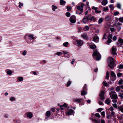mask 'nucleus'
<instances>
[{
  "label": "nucleus",
  "instance_id": "nucleus-53",
  "mask_svg": "<svg viewBox=\"0 0 123 123\" xmlns=\"http://www.w3.org/2000/svg\"><path fill=\"white\" fill-rule=\"evenodd\" d=\"M119 13V12H114V15L116 16L118 15Z\"/></svg>",
  "mask_w": 123,
  "mask_h": 123
},
{
  "label": "nucleus",
  "instance_id": "nucleus-30",
  "mask_svg": "<svg viewBox=\"0 0 123 123\" xmlns=\"http://www.w3.org/2000/svg\"><path fill=\"white\" fill-rule=\"evenodd\" d=\"M103 85L106 86H108V83L106 82L105 81H104L103 82Z\"/></svg>",
  "mask_w": 123,
  "mask_h": 123
},
{
  "label": "nucleus",
  "instance_id": "nucleus-19",
  "mask_svg": "<svg viewBox=\"0 0 123 123\" xmlns=\"http://www.w3.org/2000/svg\"><path fill=\"white\" fill-rule=\"evenodd\" d=\"M90 47L92 49H94L96 48V46L95 44L91 45L90 46Z\"/></svg>",
  "mask_w": 123,
  "mask_h": 123
},
{
  "label": "nucleus",
  "instance_id": "nucleus-42",
  "mask_svg": "<svg viewBox=\"0 0 123 123\" xmlns=\"http://www.w3.org/2000/svg\"><path fill=\"white\" fill-rule=\"evenodd\" d=\"M112 106L115 108H116V109H117V105L116 104V103H115V104H113L112 105Z\"/></svg>",
  "mask_w": 123,
  "mask_h": 123
},
{
  "label": "nucleus",
  "instance_id": "nucleus-33",
  "mask_svg": "<svg viewBox=\"0 0 123 123\" xmlns=\"http://www.w3.org/2000/svg\"><path fill=\"white\" fill-rule=\"evenodd\" d=\"M118 20L120 22L123 23V17L119 18Z\"/></svg>",
  "mask_w": 123,
  "mask_h": 123
},
{
  "label": "nucleus",
  "instance_id": "nucleus-39",
  "mask_svg": "<svg viewBox=\"0 0 123 123\" xmlns=\"http://www.w3.org/2000/svg\"><path fill=\"white\" fill-rule=\"evenodd\" d=\"M71 83V81H69L67 82V87L68 86L70 85Z\"/></svg>",
  "mask_w": 123,
  "mask_h": 123
},
{
  "label": "nucleus",
  "instance_id": "nucleus-51",
  "mask_svg": "<svg viewBox=\"0 0 123 123\" xmlns=\"http://www.w3.org/2000/svg\"><path fill=\"white\" fill-rule=\"evenodd\" d=\"M103 110V109L102 108H99L97 110V111L98 112H101V111Z\"/></svg>",
  "mask_w": 123,
  "mask_h": 123
},
{
  "label": "nucleus",
  "instance_id": "nucleus-64",
  "mask_svg": "<svg viewBox=\"0 0 123 123\" xmlns=\"http://www.w3.org/2000/svg\"><path fill=\"white\" fill-rule=\"evenodd\" d=\"M101 123H105V122L103 119H102L101 120Z\"/></svg>",
  "mask_w": 123,
  "mask_h": 123
},
{
  "label": "nucleus",
  "instance_id": "nucleus-58",
  "mask_svg": "<svg viewBox=\"0 0 123 123\" xmlns=\"http://www.w3.org/2000/svg\"><path fill=\"white\" fill-rule=\"evenodd\" d=\"M92 9H93L95 10V11L98 9V8L97 7L94 6H93L92 7Z\"/></svg>",
  "mask_w": 123,
  "mask_h": 123
},
{
  "label": "nucleus",
  "instance_id": "nucleus-54",
  "mask_svg": "<svg viewBox=\"0 0 123 123\" xmlns=\"http://www.w3.org/2000/svg\"><path fill=\"white\" fill-rule=\"evenodd\" d=\"M109 110L111 111H112L114 110V109L112 107H110L109 109Z\"/></svg>",
  "mask_w": 123,
  "mask_h": 123
},
{
  "label": "nucleus",
  "instance_id": "nucleus-11",
  "mask_svg": "<svg viewBox=\"0 0 123 123\" xmlns=\"http://www.w3.org/2000/svg\"><path fill=\"white\" fill-rule=\"evenodd\" d=\"M118 109L119 110V111H120L123 113V105L120 106H119L118 108Z\"/></svg>",
  "mask_w": 123,
  "mask_h": 123
},
{
  "label": "nucleus",
  "instance_id": "nucleus-38",
  "mask_svg": "<svg viewBox=\"0 0 123 123\" xmlns=\"http://www.w3.org/2000/svg\"><path fill=\"white\" fill-rule=\"evenodd\" d=\"M68 42H66L65 43H64L63 45L66 47H68Z\"/></svg>",
  "mask_w": 123,
  "mask_h": 123
},
{
  "label": "nucleus",
  "instance_id": "nucleus-24",
  "mask_svg": "<svg viewBox=\"0 0 123 123\" xmlns=\"http://www.w3.org/2000/svg\"><path fill=\"white\" fill-rule=\"evenodd\" d=\"M29 37L31 38L32 39H34L36 38V37H34V36L32 34L29 35Z\"/></svg>",
  "mask_w": 123,
  "mask_h": 123
},
{
  "label": "nucleus",
  "instance_id": "nucleus-12",
  "mask_svg": "<svg viewBox=\"0 0 123 123\" xmlns=\"http://www.w3.org/2000/svg\"><path fill=\"white\" fill-rule=\"evenodd\" d=\"M83 43V42L81 40L77 42V44L78 46H81L82 45Z\"/></svg>",
  "mask_w": 123,
  "mask_h": 123
},
{
  "label": "nucleus",
  "instance_id": "nucleus-5",
  "mask_svg": "<svg viewBox=\"0 0 123 123\" xmlns=\"http://www.w3.org/2000/svg\"><path fill=\"white\" fill-rule=\"evenodd\" d=\"M70 20L71 22L72 23H75L76 21V18L74 15L71 16L70 18Z\"/></svg>",
  "mask_w": 123,
  "mask_h": 123
},
{
  "label": "nucleus",
  "instance_id": "nucleus-16",
  "mask_svg": "<svg viewBox=\"0 0 123 123\" xmlns=\"http://www.w3.org/2000/svg\"><path fill=\"white\" fill-rule=\"evenodd\" d=\"M107 3V2L106 0H104L102 2V4L104 6Z\"/></svg>",
  "mask_w": 123,
  "mask_h": 123
},
{
  "label": "nucleus",
  "instance_id": "nucleus-23",
  "mask_svg": "<svg viewBox=\"0 0 123 123\" xmlns=\"http://www.w3.org/2000/svg\"><path fill=\"white\" fill-rule=\"evenodd\" d=\"M89 20H93L94 21H95L96 20V19L93 16H92L91 17L89 18Z\"/></svg>",
  "mask_w": 123,
  "mask_h": 123
},
{
  "label": "nucleus",
  "instance_id": "nucleus-56",
  "mask_svg": "<svg viewBox=\"0 0 123 123\" xmlns=\"http://www.w3.org/2000/svg\"><path fill=\"white\" fill-rule=\"evenodd\" d=\"M101 115L103 117L105 116V112L104 111H103L101 113Z\"/></svg>",
  "mask_w": 123,
  "mask_h": 123
},
{
  "label": "nucleus",
  "instance_id": "nucleus-3",
  "mask_svg": "<svg viewBox=\"0 0 123 123\" xmlns=\"http://www.w3.org/2000/svg\"><path fill=\"white\" fill-rule=\"evenodd\" d=\"M116 92L114 91L110 92L109 94L111 98L112 99H117L118 98L117 95L116 94Z\"/></svg>",
  "mask_w": 123,
  "mask_h": 123
},
{
  "label": "nucleus",
  "instance_id": "nucleus-52",
  "mask_svg": "<svg viewBox=\"0 0 123 123\" xmlns=\"http://www.w3.org/2000/svg\"><path fill=\"white\" fill-rule=\"evenodd\" d=\"M19 5L18 6V7H19L20 8L21 7V6H23V3H21L20 2H19Z\"/></svg>",
  "mask_w": 123,
  "mask_h": 123
},
{
  "label": "nucleus",
  "instance_id": "nucleus-46",
  "mask_svg": "<svg viewBox=\"0 0 123 123\" xmlns=\"http://www.w3.org/2000/svg\"><path fill=\"white\" fill-rule=\"evenodd\" d=\"M62 54V53L61 52H58L56 53V55L58 56H60Z\"/></svg>",
  "mask_w": 123,
  "mask_h": 123
},
{
  "label": "nucleus",
  "instance_id": "nucleus-27",
  "mask_svg": "<svg viewBox=\"0 0 123 123\" xmlns=\"http://www.w3.org/2000/svg\"><path fill=\"white\" fill-rule=\"evenodd\" d=\"M87 94V92L84 91H83L81 92V94L82 95H84Z\"/></svg>",
  "mask_w": 123,
  "mask_h": 123
},
{
  "label": "nucleus",
  "instance_id": "nucleus-35",
  "mask_svg": "<svg viewBox=\"0 0 123 123\" xmlns=\"http://www.w3.org/2000/svg\"><path fill=\"white\" fill-rule=\"evenodd\" d=\"M123 80L122 79L118 81V83L119 85H121L122 84Z\"/></svg>",
  "mask_w": 123,
  "mask_h": 123
},
{
  "label": "nucleus",
  "instance_id": "nucleus-8",
  "mask_svg": "<svg viewBox=\"0 0 123 123\" xmlns=\"http://www.w3.org/2000/svg\"><path fill=\"white\" fill-rule=\"evenodd\" d=\"M81 36L84 39L87 40L88 39V37L87 36V35L85 33L82 34L81 35Z\"/></svg>",
  "mask_w": 123,
  "mask_h": 123
},
{
  "label": "nucleus",
  "instance_id": "nucleus-6",
  "mask_svg": "<svg viewBox=\"0 0 123 123\" xmlns=\"http://www.w3.org/2000/svg\"><path fill=\"white\" fill-rule=\"evenodd\" d=\"M105 92L103 91H101L99 95L100 98L102 100H103L105 99V97L104 96Z\"/></svg>",
  "mask_w": 123,
  "mask_h": 123
},
{
  "label": "nucleus",
  "instance_id": "nucleus-21",
  "mask_svg": "<svg viewBox=\"0 0 123 123\" xmlns=\"http://www.w3.org/2000/svg\"><path fill=\"white\" fill-rule=\"evenodd\" d=\"M109 77V72L107 71L106 72V76L105 77V78L106 79H108Z\"/></svg>",
  "mask_w": 123,
  "mask_h": 123
},
{
  "label": "nucleus",
  "instance_id": "nucleus-22",
  "mask_svg": "<svg viewBox=\"0 0 123 123\" xmlns=\"http://www.w3.org/2000/svg\"><path fill=\"white\" fill-rule=\"evenodd\" d=\"M111 75L112 77H116V75L114 72L112 71L111 72Z\"/></svg>",
  "mask_w": 123,
  "mask_h": 123
},
{
  "label": "nucleus",
  "instance_id": "nucleus-13",
  "mask_svg": "<svg viewBox=\"0 0 123 123\" xmlns=\"http://www.w3.org/2000/svg\"><path fill=\"white\" fill-rule=\"evenodd\" d=\"M27 116L30 118H31L32 117V115L30 112H29L28 113Z\"/></svg>",
  "mask_w": 123,
  "mask_h": 123
},
{
  "label": "nucleus",
  "instance_id": "nucleus-18",
  "mask_svg": "<svg viewBox=\"0 0 123 123\" xmlns=\"http://www.w3.org/2000/svg\"><path fill=\"white\" fill-rule=\"evenodd\" d=\"M46 116L48 117H49L50 115V112L49 111H47L45 114Z\"/></svg>",
  "mask_w": 123,
  "mask_h": 123
},
{
  "label": "nucleus",
  "instance_id": "nucleus-57",
  "mask_svg": "<svg viewBox=\"0 0 123 123\" xmlns=\"http://www.w3.org/2000/svg\"><path fill=\"white\" fill-rule=\"evenodd\" d=\"M117 8L119 9H121V6L120 4L119 3L117 4Z\"/></svg>",
  "mask_w": 123,
  "mask_h": 123
},
{
  "label": "nucleus",
  "instance_id": "nucleus-60",
  "mask_svg": "<svg viewBox=\"0 0 123 123\" xmlns=\"http://www.w3.org/2000/svg\"><path fill=\"white\" fill-rule=\"evenodd\" d=\"M86 84H85L83 88V89L84 90H86Z\"/></svg>",
  "mask_w": 123,
  "mask_h": 123
},
{
  "label": "nucleus",
  "instance_id": "nucleus-36",
  "mask_svg": "<svg viewBox=\"0 0 123 123\" xmlns=\"http://www.w3.org/2000/svg\"><path fill=\"white\" fill-rule=\"evenodd\" d=\"M117 46L118 47H121L122 45H123V44H122L121 43H119L118 42L117 43Z\"/></svg>",
  "mask_w": 123,
  "mask_h": 123
},
{
  "label": "nucleus",
  "instance_id": "nucleus-25",
  "mask_svg": "<svg viewBox=\"0 0 123 123\" xmlns=\"http://www.w3.org/2000/svg\"><path fill=\"white\" fill-rule=\"evenodd\" d=\"M60 4L61 5H63L66 2L63 0H60Z\"/></svg>",
  "mask_w": 123,
  "mask_h": 123
},
{
  "label": "nucleus",
  "instance_id": "nucleus-2",
  "mask_svg": "<svg viewBox=\"0 0 123 123\" xmlns=\"http://www.w3.org/2000/svg\"><path fill=\"white\" fill-rule=\"evenodd\" d=\"M92 54L93 56L94 59L98 61L101 58V56L99 53L96 50H95Z\"/></svg>",
  "mask_w": 123,
  "mask_h": 123
},
{
  "label": "nucleus",
  "instance_id": "nucleus-41",
  "mask_svg": "<svg viewBox=\"0 0 123 123\" xmlns=\"http://www.w3.org/2000/svg\"><path fill=\"white\" fill-rule=\"evenodd\" d=\"M95 115L96 117L98 118H100V115L98 113H96L95 114Z\"/></svg>",
  "mask_w": 123,
  "mask_h": 123
},
{
  "label": "nucleus",
  "instance_id": "nucleus-47",
  "mask_svg": "<svg viewBox=\"0 0 123 123\" xmlns=\"http://www.w3.org/2000/svg\"><path fill=\"white\" fill-rule=\"evenodd\" d=\"M15 98L14 97H12L10 98V100L12 101L15 100Z\"/></svg>",
  "mask_w": 123,
  "mask_h": 123
},
{
  "label": "nucleus",
  "instance_id": "nucleus-49",
  "mask_svg": "<svg viewBox=\"0 0 123 123\" xmlns=\"http://www.w3.org/2000/svg\"><path fill=\"white\" fill-rule=\"evenodd\" d=\"M18 79L19 81H21L23 80V78L22 77H18Z\"/></svg>",
  "mask_w": 123,
  "mask_h": 123
},
{
  "label": "nucleus",
  "instance_id": "nucleus-62",
  "mask_svg": "<svg viewBox=\"0 0 123 123\" xmlns=\"http://www.w3.org/2000/svg\"><path fill=\"white\" fill-rule=\"evenodd\" d=\"M27 52L26 51H25L24 52L22 53V54L24 55H26V53Z\"/></svg>",
  "mask_w": 123,
  "mask_h": 123
},
{
  "label": "nucleus",
  "instance_id": "nucleus-48",
  "mask_svg": "<svg viewBox=\"0 0 123 123\" xmlns=\"http://www.w3.org/2000/svg\"><path fill=\"white\" fill-rule=\"evenodd\" d=\"M112 41V40L110 38H109L107 41V42L108 43H111Z\"/></svg>",
  "mask_w": 123,
  "mask_h": 123
},
{
  "label": "nucleus",
  "instance_id": "nucleus-31",
  "mask_svg": "<svg viewBox=\"0 0 123 123\" xmlns=\"http://www.w3.org/2000/svg\"><path fill=\"white\" fill-rule=\"evenodd\" d=\"M119 94L118 96L120 97L122 99L123 98V93H119Z\"/></svg>",
  "mask_w": 123,
  "mask_h": 123
},
{
  "label": "nucleus",
  "instance_id": "nucleus-28",
  "mask_svg": "<svg viewBox=\"0 0 123 123\" xmlns=\"http://www.w3.org/2000/svg\"><path fill=\"white\" fill-rule=\"evenodd\" d=\"M118 42L123 44V40L121 38H119L118 39Z\"/></svg>",
  "mask_w": 123,
  "mask_h": 123
},
{
  "label": "nucleus",
  "instance_id": "nucleus-9",
  "mask_svg": "<svg viewBox=\"0 0 123 123\" xmlns=\"http://www.w3.org/2000/svg\"><path fill=\"white\" fill-rule=\"evenodd\" d=\"M89 20L88 18L86 17L82 19V22L84 23H87Z\"/></svg>",
  "mask_w": 123,
  "mask_h": 123
},
{
  "label": "nucleus",
  "instance_id": "nucleus-7",
  "mask_svg": "<svg viewBox=\"0 0 123 123\" xmlns=\"http://www.w3.org/2000/svg\"><path fill=\"white\" fill-rule=\"evenodd\" d=\"M93 40L96 43L98 42L99 41L98 37L97 36H95L93 38Z\"/></svg>",
  "mask_w": 123,
  "mask_h": 123
},
{
  "label": "nucleus",
  "instance_id": "nucleus-20",
  "mask_svg": "<svg viewBox=\"0 0 123 123\" xmlns=\"http://www.w3.org/2000/svg\"><path fill=\"white\" fill-rule=\"evenodd\" d=\"M74 101L76 102L80 103L82 99H75L74 100Z\"/></svg>",
  "mask_w": 123,
  "mask_h": 123
},
{
  "label": "nucleus",
  "instance_id": "nucleus-29",
  "mask_svg": "<svg viewBox=\"0 0 123 123\" xmlns=\"http://www.w3.org/2000/svg\"><path fill=\"white\" fill-rule=\"evenodd\" d=\"M120 89V86H117L116 88V91L117 92H118L119 91Z\"/></svg>",
  "mask_w": 123,
  "mask_h": 123
},
{
  "label": "nucleus",
  "instance_id": "nucleus-26",
  "mask_svg": "<svg viewBox=\"0 0 123 123\" xmlns=\"http://www.w3.org/2000/svg\"><path fill=\"white\" fill-rule=\"evenodd\" d=\"M109 7L110 8L111 10H113L114 9V7L113 5H110L109 6Z\"/></svg>",
  "mask_w": 123,
  "mask_h": 123
},
{
  "label": "nucleus",
  "instance_id": "nucleus-15",
  "mask_svg": "<svg viewBox=\"0 0 123 123\" xmlns=\"http://www.w3.org/2000/svg\"><path fill=\"white\" fill-rule=\"evenodd\" d=\"M77 9L80 11L82 12L83 11V8L82 7H81L80 6H77Z\"/></svg>",
  "mask_w": 123,
  "mask_h": 123
},
{
  "label": "nucleus",
  "instance_id": "nucleus-4",
  "mask_svg": "<svg viewBox=\"0 0 123 123\" xmlns=\"http://www.w3.org/2000/svg\"><path fill=\"white\" fill-rule=\"evenodd\" d=\"M116 50L117 48L115 46H113L111 49V54L113 55H116L117 54Z\"/></svg>",
  "mask_w": 123,
  "mask_h": 123
},
{
  "label": "nucleus",
  "instance_id": "nucleus-55",
  "mask_svg": "<svg viewBox=\"0 0 123 123\" xmlns=\"http://www.w3.org/2000/svg\"><path fill=\"white\" fill-rule=\"evenodd\" d=\"M122 74L120 73H118L117 74V75L118 77H120L122 75Z\"/></svg>",
  "mask_w": 123,
  "mask_h": 123
},
{
  "label": "nucleus",
  "instance_id": "nucleus-17",
  "mask_svg": "<svg viewBox=\"0 0 123 123\" xmlns=\"http://www.w3.org/2000/svg\"><path fill=\"white\" fill-rule=\"evenodd\" d=\"M67 106V105L66 103H64L63 105H61L60 106V107L61 108V110H63V107H66Z\"/></svg>",
  "mask_w": 123,
  "mask_h": 123
},
{
  "label": "nucleus",
  "instance_id": "nucleus-14",
  "mask_svg": "<svg viewBox=\"0 0 123 123\" xmlns=\"http://www.w3.org/2000/svg\"><path fill=\"white\" fill-rule=\"evenodd\" d=\"M105 103L108 105H109L110 103V101L109 98H108L105 101Z\"/></svg>",
  "mask_w": 123,
  "mask_h": 123
},
{
  "label": "nucleus",
  "instance_id": "nucleus-45",
  "mask_svg": "<svg viewBox=\"0 0 123 123\" xmlns=\"http://www.w3.org/2000/svg\"><path fill=\"white\" fill-rule=\"evenodd\" d=\"M66 15L67 17H69L70 16V13L69 12H67L66 13Z\"/></svg>",
  "mask_w": 123,
  "mask_h": 123
},
{
  "label": "nucleus",
  "instance_id": "nucleus-63",
  "mask_svg": "<svg viewBox=\"0 0 123 123\" xmlns=\"http://www.w3.org/2000/svg\"><path fill=\"white\" fill-rule=\"evenodd\" d=\"M92 121L94 122L95 123H97V120L95 119H92Z\"/></svg>",
  "mask_w": 123,
  "mask_h": 123
},
{
  "label": "nucleus",
  "instance_id": "nucleus-50",
  "mask_svg": "<svg viewBox=\"0 0 123 123\" xmlns=\"http://www.w3.org/2000/svg\"><path fill=\"white\" fill-rule=\"evenodd\" d=\"M120 69H122L123 68V65L120 64L118 67Z\"/></svg>",
  "mask_w": 123,
  "mask_h": 123
},
{
  "label": "nucleus",
  "instance_id": "nucleus-34",
  "mask_svg": "<svg viewBox=\"0 0 123 123\" xmlns=\"http://www.w3.org/2000/svg\"><path fill=\"white\" fill-rule=\"evenodd\" d=\"M67 9L68 11H70L72 9V7L71 6H67Z\"/></svg>",
  "mask_w": 123,
  "mask_h": 123
},
{
  "label": "nucleus",
  "instance_id": "nucleus-44",
  "mask_svg": "<svg viewBox=\"0 0 123 123\" xmlns=\"http://www.w3.org/2000/svg\"><path fill=\"white\" fill-rule=\"evenodd\" d=\"M103 18H100L98 20L99 23H101L103 21Z\"/></svg>",
  "mask_w": 123,
  "mask_h": 123
},
{
  "label": "nucleus",
  "instance_id": "nucleus-1",
  "mask_svg": "<svg viewBox=\"0 0 123 123\" xmlns=\"http://www.w3.org/2000/svg\"><path fill=\"white\" fill-rule=\"evenodd\" d=\"M107 62L108 66L111 68H113L115 66L114 59L112 57H108Z\"/></svg>",
  "mask_w": 123,
  "mask_h": 123
},
{
  "label": "nucleus",
  "instance_id": "nucleus-32",
  "mask_svg": "<svg viewBox=\"0 0 123 123\" xmlns=\"http://www.w3.org/2000/svg\"><path fill=\"white\" fill-rule=\"evenodd\" d=\"M110 19V17L109 16H106L105 18V20L107 21L109 20Z\"/></svg>",
  "mask_w": 123,
  "mask_h": 123
},
{
  "label": "nucleus",
  "instance_id": "nucleus-10",
  "mask_svg": "<svg viewBox=\"0 0 123 123\" xmlns=\"http://www.w3.org/2000/svg\"><path fill=\"white\" fill-rule=\"evenodd\" d=\"M74 112V111L72 109H70L69 111L67 112V114L68 115H71Z\"/></svg>",
  "mask_w": 123,
  "mask_h": 123
},
{
  "label": "nucleus",
  "instance_id": "nucleus-61",
  "mask_svg": "<svg viewBox=\"0 0 123 123\" xmlns=\"http://www.w3.org/2000/svg\"><path fill=\"white\" fill-rule=\"evenodd\" d=\"M117 39V37L116 36H114L113 38V40L114 41H115Z\"/></svg>",
  "mask_w": 123,
  "mask_h": 123
},
{
  "label": "nucleus",
  "instance_id": "nucleus-40",
  "mask_svg": "<svg viewBox=\"0 0 123 123\" xmlns=\"http://www.w3.org/2000/svg\"><path fill=\"white\" fill-rule=\"evenodd\" d=\"M52 9L54 11H55V9H56L57 8V7L56 6H54L53 5L52 6Z\"/></svg>",
  "mask_w": 123,
  "mask_h": 123
},
{
  "label": "nucleus",
  "instance_id": "nucleus-43",
  "mask_svg": "<svg viewBox=\"0 0 123 123\" xmlns=\"http://www.w3.org/2000/svg\"><path fill=\"white\" fill-rule=\"evenodd\" d=\"M89 29V27L88 26H86L84 28V29L85 31L86 30H88Z\"/></svg>",
  "mask_w": 123,
  "mask_h": 123
},
{
  "label": "nucleus",
  "instance_id": "nucleus-59",
  "mask_svg": "<svg viewBox=\"0 0 123 123\" xmlns=\"http://www.w3.org/2000/svg\"><path fill=\"white\" fill-rule=\"evenodd\" d=\"M108 10V7H106L104 8L103 10L105 11H106Z\"/></svg>",
  "mask_w": 123,
  "mask_h": 123
},
{
  "label": "nucleus",
  "instance_id": "nucleus-37",
  "mask_svg": "<svg viewBox=\"0 0 123 123\" xmlns=\"http://www.w3.org/2000/svg\"><path fill=\"white\" fill-rule=\"evenodd\" d=\"M7 73L9 75H10L12 73V71L11 70H9L7 72Z\"/></svg>",
  "mask_w": 123,
  "mask_h": 123
}]
</instances>
